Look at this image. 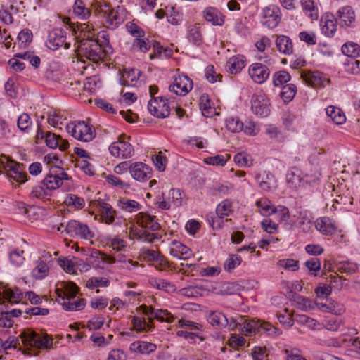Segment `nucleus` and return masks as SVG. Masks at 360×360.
Instances as JSON below:
<instances>
[{
    "label": "nucleus",
    "instance_id": "obj_2",
    "mask_svg": "<svg viewBox=\"0 0 360 360\" xmlns=\"http://www.w3.org/2000/svg\"><path fill=\"white\" fill-rule=\"evenodd\" d=\"M20 338L25 345L37 349H50L53 345V338L47 333H38L32 329L22 331Z\"/></svg>",
    "mask_w": 360,
    "mask_h": 360
},
{
    "label": "nucleus",
    "instance_id": "obj_16",
    "mask_svg": "<svg viewBox=\"0 0 360 360\" xmlns=\"http://www.w3.org/2000/svg\"><path fill=\"white\" fill-rule=\"evenodd\" d=\"M22 165L16 162L8 163L5 167L7 170L6 175L8 178L12 179L20 184L25 183L27 181V174L22 172Z\"/></svg>",
    "mask_w": 360,
    "mask_h": 360
},
{
    "label": "nucleus",
    "instance_id": "obj_33",
    "mask_svg": "<svg viewBox=\"0 0 360 360\" xmlns=\"http://www.w3.org/2000/svg\"><path fill=\"white\" fill-rule=\"evenodd\" d=\"M82 259L72 257L69 259L67 258H59L58 260V264L67 272L75 273V267L78 266L82 262Z\"/></svg>",
    "mask_w": 360,
    "mask_h": 360
},
{
    "label": "nucleus",
    "instance_id": "obj_42",
    "mask_svg": "<svg viewBox=\"0 0 360 360\" xmlns=\"http://www.w3.org/2000/svg\"><path fill=\"white\" fill-rule=\"evenodd\" d=\"M232 212V203L229 200H225L220 202L216 208V214L218 218L223 219L225 216H229Z\"/></svg>",
    "mask_w": 360,
    "mask_h": 360
},
{
    "label": "nucleus",
    "instance_id": "obj_27",
    "mask_svg": "<svg viewBox=\"0 0 360 360\" xmlns=\"http://www.w3.org/2000/svg\"><path fill=\"white\" fill-rule=\"evenodd\" d=\"M56 169H50L49 174L43 180L42 184L49 190V192L51 190L58 188L60 186V179L57 176V171Z\"/></svg>",
    "mask_w": 360,
    "mask_h": 360
},
{
    "label": "nucleus",
    "instance_id": "obj_50",
    "mask_svg": "<svg viewBox=\"0 0 360 360\" xmlns=\"http://www.w3.org/2000/svg\"><path fill=\"white\" fill-rule=\"evenodd\" d=\"M292 298L300 309L303 311H307L308 309H311V301L308 298H306L297 293L293 294Z\"/></svg>",
    "mask_w": 360,
    "mask_h": 360
},
{
    "label": "nucleus",
    "instance_id": "obj_41",
    "mask_svg": "<svg viewBox=\"0 0 360 360\" xmlns=\"http://www.w3.org/2000/svg\"><path fill=\"white\" fill-rule=\"evenodd\" d=\"M155 216L145 214L141 219V225L143 228L149 229L153 231L160 229V225L155 221Z\"/></svg>",
    "mask_w": 360,
    "mask_h": 360
},
{
    "label": "nucleus",
    "instance_id": "obj_32",
    "mask_svg": "<svg viewBox=\"0 0 360 360\" xmlns=\"http://www.w3.org/2000/svg\"><path fill=\"white\" fill-rule=\"evenodd\" d=\"M188 40L195 46H200L203 41L200 27L195 25H191L188 27Z\"/></svg>",
    "mask_w": 360,
    "mask_h": 360
},
{
    "label": "nucleus",
    "instance_id": "obj_11",
    "mask_svg": "<svg viewBox=\"0 0 360 360\" xmlns=\"http://www.w3.org/2000/svg\"><path fill=\"white\" fill-rule=\"evenodd\" d=\"M65 231L70 236H77L83 239L94 238V233L89 226L76 220H72L65 225Z\"/></svg>",
    "mask_w": 360,
    "mask_h": 360
},
{
    "label": "nucleus",
    "instance_id": "obj_37",
    "mask_svg": "<svg viewBox=\"0 0 360 360\" xmlns=\"http://www.w3.org/2000/svg\"><path fill=\"white\" fill-rule=\"evenodd\" d=\"M118 206L123 210L129 212H133L141 209L140 204L136 200H129L124 198L118 201Z\"/></svg>",
    "mask_w": 360,
    "mask_h": 360
},
{
    "label": "nucleus",
    "instance_id": "obj_62",
    "mask_svg": "<svg viewBox=\"0 0 360 360\" xmlns=\"http://www.w3.org/2000/svg\"><path fill=\"white\" fill-rule=\"evenodd\" d=\"M342 324V321L337 318L325 320L324 328L328 330L337 331Z\"/></svg>",
    "mask_w": 360,
    "mask_h": 360
},
{
    "label": "nucleus",
    "instance_id": "obj_30",
    "mask_svg": "<svg viewBox=\"0 0 360 360\" xmlns=\"http://www.w3.org/2000/svg\"><path fill=\"white\" fill-rule=\"evenodd\" d=\"M326 115L337 124H342L346 120V117L342 110L333 105L326 109Z\"/></svg>",
    "mask_w": 360,
    "mask_h": 360
},
{
    "label": "nucleus",
    "instance_id": "obj_47",
    "mask_svg": "<svg viewBox=\"0 0 360 360\" xmlns=\"http://www.w3.org/2000/svg\"><path fill=\"white\" fill-rule=\"evenodd\" d=\"M64 202L68 206H73L75 208L82 209L84 207L85 202L82 198L75 194H68L65 198Z\"/></svg>",
    "mask_w": 360,
    "mask_h": 360
},
{
    "label": "nucleus",
    "instance_id": "obj_1",
    "mask_svg": "<svg viewBox=\"0 0 360 360\" xmlns=\"http://www.w3.org/2000/svg\"><path fill=\"white\" fill-rule=\"evenodd\" d=\"M143 314L148 316L149 322L146 323L144 319L137 316L132 317L133 328L138 332L149 330L152 326L153 319L160 321L172 323L174 321V316L167 311L164 309H155L150 306L142 304L140 307Z\"/></svg>",
    "mask_w": 360,
    "mask_h": 360
},
{
    "label": "nucleus",
    "instance_id": "obj_36",
    "mask_svg": "<svg viewBox=\"0 0 360 360\" xmlns=\"http://www.w3.org/2000/svg\"><path fill=\"white\" fill-rule=\"evenodd\" d=\"M342 52L349 58H355L360 56V46L354 42L345 43L342 46Z\"/></svg>",
    "mask_w": 360,
    "mask_h": 360
},
{
    "label": "nucleus",
    "instance_id": "obj_58",
    "mask_svg": "<svg viewBox=\"0 0 360 360\" xmlns=\"http://www.w3.org/2000/svg\"><path fill=\"white\" fill-rule=\"evenodd\" d=\"M32 122L28 114L22 113L18 120V127L23 131H26L31 126Z\"/></svg>",
    "mask_w": 360,
    "mask_h": 360
},
{
    "label": "nucleus",
    "instance_id": "obj_59",
    "mask_svg": "<svg viewBox=\"0 0 360 360\" xmlns=\"http://www.w3.org/2000/svg\"><path fill=\"white\" fill-rule=\"evenodd\" d=\"M227 159L221 155H217L213 157H208L205 159L207 165L224 166L226 163Z\"/></svg>",
    "mask_w": 360,
    "mask_h": 360
},
{
    "label": "nucleus",
    "instance_id": "obj_49",
    "mask_svg": "<svg viewBox=\"0 0 360 360\" xmlns=\"http://www.w3.org/2000/svg\"><path fill=\"white\" fill-rule=\"evenodd\" d=\"M344 65L345 71L349 73L356 75L360 72V61L359 60L352 58H348Z\"/></svg>",
    "mask_w": 360,
    "mask_h": 360
},
{
    "label": "nucleus",
    "instance_id": "obj_15",
    "mask_svg": "<svg viewBox=\"0 0 360 360\" xmlns=\"http://www.w3.org/2000/svg\"><path fill=\"white\" fill-rule=\"evenodd\" d=\"M131 176L137 181H146L152 176L151 169L143 162H134L130 165Z\"/></svg>",
    "mask_w": 360,
    "mask_h": 360
},
{
    "label": "nucleus",
    "instance_id": "obj_52",
    "mask_svg": "<svg viewBox=\"0 0 360 360\" xmlns=\"http://www.w3.org/2000/svg\"><path fill=\"white\" fill-rule=\"evenodd\" d=\"M64 288V296H60V301L61 297L65 298H75L76 295L78 293L79 289L73 282L65 283L63 285Z\"/></svg>",
    "mask_w": 360,
    "mask_h": 360
},
{
    "label": "nucleus",
    "instance_id": "obj_61",
    "mask_svg": "<svg viewBox=\"0 0 360 360\" xmlns=\"http://www.w3.org/2000/svg\"><path fill=\"white\" fill-rule=\"evenodd\" d=\"M278 265L285 269L297 271L299 269V262L292 259H281L278 261Z\"/></svg>",
    "mask_w": 360,
    "mask_h": 360
},
{
    "label": "nucleus",
    "instance_id": "obj_51",
    "mask_svg": "<svg viewBox=\"0 0 360 360\" xmlns=\"http://www.w3.org/2000/svg\"><path fill=\"white\" fill-rule=\"evenodd\" d=\"M234 162L241 167H250L253 164L250 155L245 153H238L235 155Z\"/></svg>",
    "mask_w": 360,
    "mask_h": 360
},
{
    "label": "nucleus",
    "instance_id": "obj_54",
    "mask_svg": "<svg viewBox=\"0 0 360 360\" xmlns=\"http://www.w3.org/2000/svg\"><path fill=\"white\" fill-rule=\"evenodd\" d=\"M110 281L101 277H92L87 281L86 287L89 288H94L96 287H106L109 285Z\"/></svg>",
    "mask_w": 360,
    "mask_h": 360
},
{
    "label": "nucleus",
    "instance_id": "obj_26",
    "mask_svg": "<svg viewBox=\"0 0 360 360\" xmlns=\"http://www.w3.org/2000/svg\"><path fill=\"white\" fill-rule=\"evenodd\" d=\"M207 321L212 326L221 328L227 327L229 324V319L218 311L210 312L207 316Z\"/></svg>",
    "mask_w": 360,
    "mask_h": 360
},
{
    "label": "nucleus",
    "instance_id": "obj_53",
    "mask_svg": "<svg viewBox=\"0 0 360 360\" xmlns=\"http://www.w3.org/2000/svg\"><path fill=\"white\" fill-rule=\"evenodd\" d=\"M153 285L158 289L165 290L167 292H174L176 290L174 284L164 279L156 280Z\"/></svg>",
    "mask_w": 360,
    "mask_h": 360
},
{
    "label": "nucleus",
    "instance_id": "obj_28",
    "mask_svg": "<svg viewBox=\"0 0 360 360\" xmlns=\"http://www.w3.org/2000/svg\"><path fill=\"white\" fill-rule=\"evenodd\" d=\"M226 69L231 74H237L245 67L243 56H236L229 58L226 63Z\"/></svg>",
    "mask_w": 360,
    "mask_h": 360
},
{
    "label": "nucleus",
    "instance_id": "obj_3",
    "mask_svg": "<svg viewBox=\"0 0 360 360\" xmlns=\"http://www.w3.org/2000/svg\"><path fill=\"white\" fill-rule=\"evenodd\" d=\"M92 6L94 13L103 19V22L106 27L114 28L123 22V18L119 15L117 11L110 10L106 3L96 0Z\"/></svg>",
    "mask_w": 360,
    "mask_h": 360
},
{
    "label": "nucleus",
    "instance_id": "obj_60",
    "mask_svg": "<svg viewBox=\"0 0 360 360\" xmlns=\"http://www.w3.org/2000/svg\"><path fill=\"white\" fill-rule=\"evenodd\" d=\"M173 245L176 247L177 251L179 252L181 257L183 259H188L191 256V250L189 248L178 241H173Z\"/></svg>",
    "mask_w": 360,
    "mask_h": 360
},
{
    "label": "nucleus",
    "instance_id": "obj_35",
    "mask_svg": "<svg viewBox=\"0 0 360 360\" xmlns=\"http://www.w3.org/2000/svg\"><path fill=\"white\" fill-rule=\"evenodd\" d=\"M200 108L203 116L212 117L216 114L215 108L212 107L211 101L207 96L200 97Z\"/></svg>",
    "mask_w": 360,
    "mask_h": 360
},
{
    "label": "nucleus",
    "instance_id": "obj_12",
    "mask_svg": "<svg viewBox=\"0 0 360 360\" xmlns=\"http://www.w3.org/2000/svg\"><path fill=\"white\" fill-rule=\"evenodd\" d=\"M280 20V9L278 7L271 5L264 8L262 19V23L264 25L273 29L278 25Z\"/></svg>",
    "mask_w": 360,
    "mask_h": 360
},
{
    "label": "nucleus",
    "instance_id": "obj_64",
    "mask_svg": "<svg viewBox=\"0 0 360 360\" xmlns=\"http://www.w3.org/2000/svg\"><path fill=\"white\" fill-rule=\"evenodd\" d=\"M24 253L23 250H21L20 252L18 250H14L12 252L10 253V260L12 264H13L15 266H20L22 264H23L25 258L22 256V254Z\"/></svg>",
    "mask_w": 360,
    "mask_h": 360
},
{
    "label": "nucleus",
    "instance_id": "obj_21",
    "mask_svg": "<svg viewBox=\"0 0 360 360\" xmlns=\"http://www.w3.org/2000/svg\"><path fill=\"white\" fill-rule=\"evenodd\" d=\"M252 112L260 117H266L270 112L267 101L262 97H257L252 102Z\"/></svg>",
    "mask_w": 360,
    "mask_h": 360
},
{
    "label": "nucleus",
    "instance_id": "obj_18",
    "mask_svg": "<svg viewBox=\"0 0 360 360\" xmlns=\"http://www.w3.org/2000/svg\"><path fill=\"white\" fill-rule=\"evenodd\" d=\"M354 20L355 14L350 6H344L338 10L335 21L341 27H350Z\"/></svg>",
    "mask_w": 360,
    "mask_h": 360
},
{
    "label": "nucleus",
    "instance_id": "obj_44",
    "mask_svg": "<svg viewBox=\"0 0 360 360\" xmlns=\"http://www.w3.org/2000/svg\"><path fill=\"white\" fill-rule=\"evenodd\" d=\"M134 236L140 240L148 243H153L155 240L161 238V236L158 233H150L146 231L139 230L134 233Z\"/></svg>",
    "mask_w": 360,
    "mask_h": 360
},
{
    "label": "nucleus",
    "instance_id": "obj_10",
    "mask_svg": "<svg viewBox=\"0 0 360 360\" xmlns=\"http://www.w3.org/2000/svg\"><path fill=\"white\" fill-rule=\"evenodd\" d=\"M262 330H264L268 335H279L281 332L274 326H271L269 323H262L259 321H255L253 319H248L244 328V333L245 335H249L255 333H259Z\"/></svg>",
    "mask_w": 360,
    "mask_h": 360
},
{
    "label": "nucleus",
    "instance_id": "obj_9",
    "mask_svg": "<svg viewBox=\"0 0 360 360\" xmlns=\"http://www.w3.org/2000/svg\"><path fill=\"white\" fill-rule=\"evenodd\" d=\"M66 31L63 29L56 28L49 32L46 42V46L51 50H57L64 45L65 49L70 47V44L65 42Z\"/></svg>",
    "mask_w": 360,
    "mask_h": 360
},
{
    "label": "nucleus",
    "instance_id": "obj_6",
    "mask_svg": "<svg viewBox=\"0 0 360 360\" xmlns=\"http://www.w3.org/2000/svg\"><path fill=\"white\" fill-rule=\"evenodd\" d=\"M171 101L165 97H153L148 104V111L158 118L169 117L171 110Z\"/></svg>",
    "mask_w": 360,
    "mask_h": 360
},
{
    "label": "nucleus",
    "instance_id": "obj_45",
    "mask_svg": "<svg viewBox=\"0 0 360 360\" xmlns=\"http://www.w3.org/2000/svg\"><path fill=\"white\" fill-rule=\"evenodd\" d=\"M291 76L287 71H278L273 75V84L275 86H279L289 82Z\"/></svg>",
    "mask_w": 360,
    "mask_h": 360
},
{
    "label": "nucleus",
    "instance_id": "obj_57",
    "mask_svg": "<svg viewBox=\"0 0 360 360\" xmlns=\"http://www.w3.org/2000/svg\"><path fill=\"white\" fill-rule=\"evenodd\" d=\"M50 195L49 190L44 185L34 186L30 193V197L42 199Z\"/></svg>",
    "mask_w": 360,
    "mask_h": 360
},
{
    "label": "nucleus",
    "instance_id": "obj_17",
    "mask_svg": "<svg viewBox=\"0 0 360 360\" xmlns=\"http://www.w3.org/2000/svg\"><path fill=\"white\" fill-rule=\"evenodd\" d=\"M301 77L307 84L314 88L325 86L330 81L319 72H303Z\"/></svg>",
    "mask_w": 360,
    "mask_h": 360
},
{
    "label": "nucleus",
    "instance_id": "obj_34",
    "mask_svg": "<svg viewBox=\"0 0 360 360\" xmlns=\"http://www.w3.org/2000/svg\"><path fill=\"white\" fill-rule=\"evenodd\" d=\"M75 14L81 20H86L91 16V12L86 8L84 3L82 0H75L73 6Z\"/></svg>",
    "mask_w": 360,
    "mask_h": 360
},
{
    "label": "nucleus",
    "instance_id": "obj_4",
    "mask_svg": "<svg viewBox=\"0 0 360 360\" xmlns=\"http://www.w3.org/2000/svg\"><path fill=\"white\" fill-rule=\"evenodd\" d=\"M260 62L252 64L249 68V75L257 84L264 83L269 77V67L274 63V60L265 56L259 57Z\"/></svg>",
    "mask_w": 360,
    "mask_h": 360
},
{
    "label": "nucleus",
    "instance_id": "obj_29",
    "mask_svg": "<svg viewBox=\"0 0 360 360\" xmlns=\"http://www.w3.org/2000/svg\"><path fill=\"white\" fill-rule=\"evenodd\" d=\"M276 44L280 52L285 55H290L292 53V43L288 37L284 35L278 37L276 41Z\"/></svg>",
    "mask_w": 360,
    "mask_h": 360
},
{
    "label": "nucleus",
    "instance_id": "obj_46",
    "mask_svg": "<svg viewBox=\"0 0 360 360\" xmlns=\"http://www.w3.org/2000/svg\"><path fill=\"white\" fill-rule=\"evenodd\" d=\"M226 127L233 133H238L243 129V123L238 117H229L226 120Z\"/></svg>",
    "mask_w": 360,
    "mask_h": 360
},
{
    "label": "nucleus",
    "instance_id": "obj_8",
    "mask_svg": "<svg viewBox=\"0 0 360 360\" xmlns=\"http://www.w3.org/2000/svg\"><path fill=\"white\" fill-rule=\"evenodd\" d=\"M109 150L113 156L126 159L132 157L134 153L132 145L125 141V135L120 136L117 141L112 143Z\"/></svg>",
    "mask_w": 360,
    "mask_h": 360
},
{
    "label": "nucleus",
    "instance_id": "obj_40",
    "mask_svg": "<svg viewBox=\"0 0 360 360\" xmlns=\"http://www.w3.org/2000/svg\"><path fill=\"white\" fill-rule=\"evenodd\" d=\"M49 269V268L47 264L45 262L39 259L37 261V265L32 271V276L36 279H42L47 275Z\"/></svg>",
    "mask_w": 360,
    "mask_h": 360
},
{
    "label": "nucleus",
    "instance_id": "obj_39",
    "mask_svg": "<svg viewBox=\"0 0 360 360\" xmlns=\"http://www.w3.org/2000/svg\"><path fill=\"white\" fill-rule=\"evenodd\" d=\"M243 287L236 282H227L221 285L220 294L221 295H234L238 293Z\"/></svg>",
    "mask_w": 360,
    "mask_h": 360
},
{
    "label": "nucleus",
    "instance_id": "obj_31",
    "mask_svg": "<svg viewBox=\"0 0 360 360\" xmlns=\"http://www.w3.org/2000/svg\"><path fill=\"white\" fill-rule=\"evenodd\" d=\"M301 181V172L294 167H291L286 174V182L289 187L296 188L300 185Z\"/></svg>",
    "mask_w": 360,
    "mask_h": 360
},
{
    "label": "nucleus",
    "instance_id": "obj_43",
    "mask_svg": "<svg viewBox=\"0 0 360 360\" xmlns=\"http://www.w3.org/2000/svg\"><path fill=\"white\" fill-rule=\"evenodd\" d=\"M297 92V87L293 84H288L282 87L281 97L284 102H290L293 99Z\"/></svg>",
    "mask_w": 360,
    "mask_h": 360
},
{
    "label": "nucleus",
    "instance_id": "obj_23",
    "mask_svg": "<svg viewBox=\"0 0 360 360\" xmlns=\"http://www.w3.org/2000/svg\"><path fill=\"white\" fill-rule=\"evenodd\" d=\"M156 345L144 341H136L130 345V349L142 354H149L155 351Z\"/></svg>",
    "mask_w": 360,
    "mask_h": 360
},
{
    "label": "nucleus",
    "instance_id": "obj_19",
    "mask_svg": "<svg viewBox=\"0 0 360 360\" xmlns=\"http://www.w3.org/2000/svg\"><path fill=\"white\" fill-rule=\"evenodd\" d=\"M315 227L317 231L326 236L333 235L337 229L335 221L326 217L318 218L315 221Z\"/></svg>",
    "mask_w": 360,
    "mask_h": 360
},
{
    "label": "nucleus",
    "instance_id": "obj_63",
    "mask_svg": "<svg viewBox=\"0 0 360 360\" xmlns=\"http://www.w3.org/2000/svg\"><path fill=\"white\" fill-rule=\"evenodd\" d=\"M60 136H57L56 134L51 132H47L46 134V144L51 148H56L59 145Z\"/></svg>",
    "mask_w": 360,
    "mask_h": 360
},
{
    "label": "nucleus",
    "instance_id": "obj_48",
    "mask_svg": "<svg viewBox=\"0 0 360 360\" xmlns=\"http://www.w3.org/2000/svg\"><path fill=\"white\" fill-rule=\"evenodd\" d=\"M241 263V257L238 255H231L228 259L224 264V269L228 272H231Z\"/></svg>",
    "mask_w": 360,
    "mask_h": 360
},
{
    "label": "nucleus",
    "instance_id": "obj_25",
    "mask_svg": "<svg viewBox=\"0 0 360 360\" xmlns=\"http://www.w3.org/2000/svg\"><path fill=\"white\" fill-rule=\"evenodd\" d=\"M204 18L214 25H221L224 23V16L213 7L207 8L204 11Z\"/></svg>",
    "mask_w": 360,
    "mask_h": 360
},
{
    "label": "nucleus",
    "instance_id": "obj_22",
    "mask_svg": "<svg viewBox=\"0 0 360 360\" xmlns=\"http://www.w3.org/2000/svg\"><path fill=\"white\" fill-rule=\"evenodd\" d=\"M0 289H3V297L11 303H18L23 298V294L18 288H8L0 283Z\"/></svg>",
    "mask_w": 360,
    "mask_h": 360
},
{
    "label": "nucleus",
    "instance_id": "obj_7",
    "mask_svg": "<svg viewBox=\"0 0 360 360\" xmlns=\"http://www.w3.org/2000/svg\"><path fill=\"white\" fill-rule=\"evenodd\" d=\"M66 130L72 136L81 141L89 142L94 138L91 127L84 121H79L77 124L70 123L66 126Z\"/></svg>",
    "mask_w": 360,
    "mask_h": 360
},
{
    "label": "nucleus",
    "instance_id": "obj_13",
    "mask_svg": "<svg viewBox=\"0 0 360 360\" xmlns=\"http://www.w3.org/2000/svg\"><path fill=\"white\" fill-rule=\"evenodd\" d=\"M193 88V82L187 76L182 75L176 77L173 84L169 86V91L176 95L184 96Z\"/></svg>",
    "mask_w": 360,
    "mask_h": 360
},
{
    "label": "nucleus",
    "instance_id": "obj_5",
    "mask_svg": "<svg viewBox=\"0 0 360 360\" xmlns=\"http://www.w3.org/2000/svg\"><path fill=\"white\" fill-rule=\"evenodd\" d=\"M77 43L79 51L88 59L95 61L103 58V50L98 41L82 39L78 41Z\"/></svg>",
    "mask_w": 360,
    "mask_h": 360
},
{
    "label": "nucleus",
    "instance_id": "obj_14",
    "mask_svg": "<svg viewBox=\"0 0 360 360\" xmlns=\"http://www.w3.org/2000/svg\"><path fill=\"white\" fill-rule=\"evenodd\" d=\"M259 187L264 191H269L277 187L275 176L269 171L259 172L255 176Z\"/></svg>",
    "mask_w": 360,
    "mask_h": 360
},
{
    "label": "nucleus",
    "instance_id": "obj_56",
    "mask_svg": "<svg viewBox=\"0 0 360 360\" xmlns=\"http://www.w3.org/2000/svg\"><path fill=\"white\" fill-rule=\"evenodd\" d=\"M336 21L333 19H327L322 26L323 32L328 37H333L336 31Z\"/></svg>",
    "mask_w": 360,
    "mask_h": 360
},
{
    "label": "nucleus",
    "instance_id": "obj_55",
    "mask_svg": "<svg viewBox=\"0 0 360 360\" xmlns=\"http://www.w3.org/2000/svg\"><path fill=\"white\" fill-rule=\"evenodd\" d=\"M284 352L286 355L285 357L287 360H307L304 356H302L301 351L298 348H286L285 349Z\"/></svg>",
    "mask_w": 360,
    "mask_h": 360
},
{
    "label": "nucleus",
    "instance_id": "obj_20",
    "mask_svg": "<svg viewBox=\"0 0 360 360\" xmlns=\"http://www.w3.org/2000/svg\"><path fill=\"white\" fill-rule=\"evenodd\" d=\"M97 207L99 208L101 218L108 224H111L115 221V211L112 206L103 200L97 201Z\"/></svg>",
    "mask_w": 360,
    "mask_h": 360
},
{
    "label": "nucleus",
    "instance_id": "obj_24",
    "mask_svg": "<svg viewBox=\"0 0 360 360\" xmlns=\"http://www.w3.org/2000/svg\"><path fill=\"white\" fill-rule=\"evenodd\" d=\"M75 298H65L61 297L60 302L63 309L66 311H79L82 310L86 304V302L84 299H79L77 300H75Z\"/></svg>",
    "mask_w": 360,
    "mask_h": 360
},
{
    "label": "nucleus",
    "instance_id": "obj_38",
    "mask_svg": "<svg viewBox=\"0 0 360 360\" xmlns=\"http://www.w3.org/2000/svg\"><path fill=\"white\" fill-rule=\"evenodd\" d=\"M256 205L260 209V212L263 215H270L277 212V208L273 207L270 200L266 198L257 200Z\"/></svg>",
    "mask_w": 360,
    "mask_h": 360
}]
</instances>
